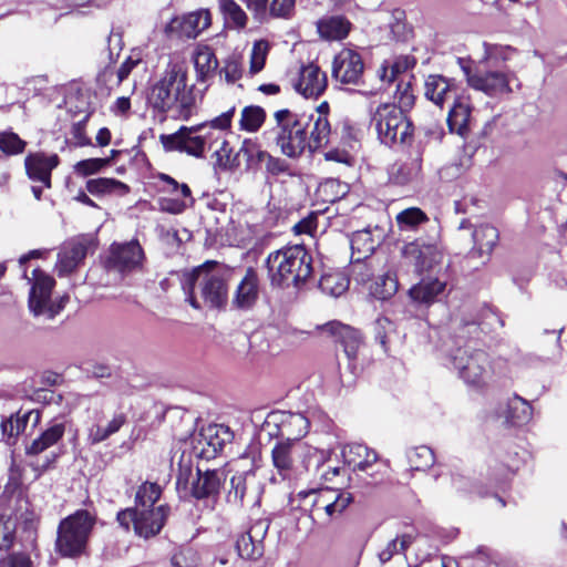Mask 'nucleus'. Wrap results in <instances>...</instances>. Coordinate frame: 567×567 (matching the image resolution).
I'll return each instance as SVG.
<instances>
[{
	"label": "nucleus",
	"instance_id": "1",
	"mask_svg": "<svg viewBox=\"0 0 567 567\" xmlns=\"http://www.w3.org/2000/svg\"><path fill=\"white\" fill-rule=\"evenodd\" d=\"M330 109L297 111L296 109H279L275 112V143L280 153L291 159L300 158L307 148L318 152L329 143L331 125Z\"/></svg>",
	"mask_w": 567,
	"mask_h": 567
},
{
	"label": "nucleus",
	"instance_id": "2",
	"mask_svg": "<svg viewBox=\"0 0 567 567\" xmlns=\"http://www.w3.org/2000/svg\"><path fill=\"white\" fill-rule=\"evenodd\" d=\"M230 272L216 260L182 271L179 282L186 301L195 310L224 311L228 305Z\"/></svg>",
	"mask_w": 567,
	"mask_h": 567
},
{
	"label": "nucleus",
	"instance_id": "3",
	"mask_svg": "<svg viewBox=\"0 0 567 567\" xmlns=\"http://www.w3.org/2000/svg\"><path fill=\"white\" fill-rule=\"evenodd\" d=\"M312 264V255L303 245L285 246L265 260L270 286L280 289H302L313 276Z\"/></svg>",
	"mask_w": 567,
	"mask_h": 567
},
{
	"label": "nucleus",
	"instance_id": "4",
	"mask_svg": "<svg viewBox=\"0 0 567 567\" xmlns=\"http://www.w3.org/2000/svg\"><path fill=\"white\" fill-rule=\"evenodd\" d=\"M291 502H297V508L309 513L313 522L329 523L342 515L353 502V496L340 488L324 487L300 491Z\"/></svg>",
	"mask_w": 567,
	"mask_h": 567
},
{
	"label": "nucleus",
	"instance_id": "5",
	"mask_svg": "<svg viewBox=\"0 0 567 567\" xmlns=\"http://www.w3.org/2000/svg\"><path fill=\"white\" fill-rule=\"evenodd\" d=\"M96 516L87 509H76L60 520L56 530L55 551L65 558H78L85 554Z\"/></svg>",
	"mask_w": 567,
	"mask_h": 567
},
{
	"label": "nucleus",
	"instance_id": "6",
	"mask_svg": "<svg viewBox=\"0 0 567 567\" xmlns=\"http://www.w3.org/2000/svg\"><path fill=\"white\" fill-rule=\"evenodd\" d=\"M171 514L168 504L155 508L126 507L117 512L116 522L125 532L132 528L136 536L147 540L162 532Z\"/></svg>",
	"mask_w": 567,
	"mask_h": 567
},
{
	"label": "nucleus",
	"instance_id": "7",
	"mask_svg": "<svg viewBox=\"0 0 567 567\" xmlns=\"http://www.w3.org/2000/svg\"><path fill=\"white\" fill-rule=\"evenodd\" d=\"M484 58L480 61L474 72H472L464 59H458V64L466 76L468 85L491 97H501L511 93V84L515 80V75L502 71L486 70L484 64L492 55L493 45L484 43Z\"/></svg>",
	"mask_w": 567,
	"mask_h": 567
},
{
	"label": "nucleus",
	"instance_id": "8",
	"mask_svg": "<svg viewBox=\"0 0 567 567\" xmlns=\"http://www.w3.org/2000/svg\"><path fill=\"white\" fill-rule=\"evenodd\" d=\"M372 121L381 142L392 145L402 144L412 138L414 125L406 114V109H375Z\"/></svg>",
	"mask_w": 567,
	"mask_h": 567
},
{
	"label": "nucleus",
	"instance_id": "9",
	"mask_svg": "<svg viewBox=\"0 0 567 567\" xmlns=\"http://www.w3.org/2000/svg\"><path fill=\"white\" fill-rule=\"evenodd\" d=\"M288 425L298 426V432L293 437L276 442L271 451L272 464L282 478L290 477L293 472L295 454L300 446L299 440L307 434L309 422L301 414H290ZM286 426L284 423V427Z\"/></svg>",
	"mask_w": 567,
	"mask_h": 567
},
{
	"label": "nucleus",
	"instance_id": "10",
	"mask_svg": "<svg viewBox=\"0 0 567 567\" xmlns=\"http://www.w3.org/2000/svg\"><path fill=\"white\" fill-rule=\"evenodd\" d=\"M453 365L466 383L480 388L486 384L489 360L484 350L460 347L454 352Z\"/></svg>",
	"mask_w": 567,
	"mask_h": 567
},
{
	"label": "nucleus",
	"instance_id": "11",
	"mask_svg": "<svg viewBox=\"0 0 567 567\" xmlns=\"http://www.w3.org/2000/svg\"><path fill=\"white\" fill-rule=\"evenodd\" d=\"M225 482L226 477L223 471L197 467L196 476L190 483L189 496L209 511H214L219 502Z\"/></svg>",
	"mask_w": 567,
	"mask_h": 567
},
{
	"label": "nucleus",
	"instance_id": "12",
	"mask_svg": "<svg viewBox=\"0 0 567 567\" xmlns=\"http://www.w3.org/2000/svg\"><path fill=\"white\" fill-rule=\"evenodd\" d=\"M207 123L193 126L182 125L175 133L161 134L159 142L165 152L185 153L194 157H202L205 152L206 141L197 133L206 127Z\"/></svg>",
	"mask_w": 567,
	"mask_h": 567
},
{
	"label": "nucleus",
	"instance_id": "13",
	"mask_svg": "<svg viewBox=\"0 0 567 567\" xmlns=\"http://www.w3.org/2000/svg\"><path fill=\"white\" fill-rule=\"evenodd\" d=\"M401 255L420 275L433 270L443 259V252L436 243L427 241L422 237L404 244Z\"/></svg>",
	"mask_w": 567,
	"mask_h": 567
},
{
	"label": "nucleus",
	"instance_id": "14",
	"mask_svg": "<svg viewBox=\"0 0 567 567\" xmlns=\"http://www.w3.org/2000/svg\"><path fill=\"white\" fill-rule=\"evenodd\" d=\"M212 23V14L207 9H198L181 17L173 18L165 27V34L171 39H196Z\"/></svg>",
	"mask_w": 567,
	"mask_h": 567
},
{
	"label": "nucleus",
	"instance_id": "15",
	"mask_svg": "<svg viewBox=\"0 0 567 567\" xmlns=\"http://www.w3.org/2000/svg\"><path fill=\"white\" fill-rule=\"evenodd\" d=\"M143 259L144 250L136 239L122 244L113 243L105 259V268L122 274L131 272L142 266Z\"/></svg>",
	"mask_w": 567,
	"mask_h": 567
},
{
	"label": "nucleus",
	"instance_id": "16",
	"mask_svg": "<svg viewBox=\"0 0 567 567\" xmlns=\"http://www.w3.org/2000/svg\"><path fill=\"white\" fill-rule=\"evenodd\" d=\"M61 158L56 153L30 152L24 157L25 175L33 183H40L44 188H52V172L60 165Z\"/></svg>",
	"mask_w": 567,
	"mask_h": 567
},
{
	"label": "nucleus",
	"instance_id": "17",
	"mask_svg": "<svg viewBox=\"0 0 567 567\" xmlns=\"http://www.w3.org/2000/svg\"><path fill=\"white\" fill-rule=\"evenodd\" d=\"M322 331L330 334L336 343H339L351 364H355L360 348L364 343L362 332L349 324L333 320L321 327Z\"/></svg>",
	"mask_w": 567,
	"mask_h": 567
},
{
	"label": "nucleus",
	"instance_id": "18",
	"mask_svg": "<svg viewBox=\"0 0 567 567\" xmlns=\"http://www.w3.org/2000/svg\"><path fill=\"white\" fill-rule=\"evenodd\" d=\"M269 525L270 523L267 519H257L250 525L248 530L238 536L236 549L241 558L256 560L264 555V540Z\"/></svg>",
	"mask_w": 567,
	"mask_h": 567
},
{
	"label": "nucleus",
	"instance_id": "19",
	"mask_svg": "<svg viewBox=\"0 0 567 567\" xmlns=\"http://www.w3.org/2000/svg\"><path fill=\"white\" fill-rule=\"evenodd\" d=\"M364 70L359 52L344 48L333 59L332 76L343 84H358Z\"/></svg>",
	"mask_w": 567,
	"mask_h": 567
},
{
	"label": "nucleus",
	"instance_id": "20",
	"mask_svg": "<svg viewBox=\"0 0 567 567\" xmlns=\"http://www.w3.org/2000/svg\"><path fill=\"white\" fill-rule=\"evenodd\" d=\"M255 481L256 474L252 471L234 474L229 480L226 503L235 508H243L247 502H255L258 497Z\"/></svg>",
	"mask_w": 567,
	"mask_h": 567
},
{
	"label": "nucleus",
	"instance_id": "21",
	"mask_svg": "<svg viewBox=\"0 0 567 567\" xmlns=\"http://www.w3.org/2000/svg\"><path fill=\"white\" fill-rule=\"evenodd\" d=\"M425 97L435 105H443L452 102V106H466L457 97L455 84L443 75H429L424 83Z\"/></svg>",
	"mask_w": 567,
	"mask_h": 567
},
{
	"label": "nucleus",
	"instance_id": "22",
	"mask_svg": "<svg viewBox=\"0 0 567 567\" xmlns=\"http://www.w3.org/2000/svg\"><path fill=\"white\" fill-rule=\"evenodd\" d=\"M259 298V276L254 267H247L244 277L237 285L231 306L237 310L247 311L254 308Z\"/></svg>",
	"mask_w": 567,
	"mask_h": 567
},
{
	"label": "nucleus",
	"instance_id": "23",
	"mask_svg": "<svg viewBox=\"0 0 567 567\" xmlns=\"http://www.w3.org/2000/svg\"><path fill=\"white\" fill-rule=\"evenodd\" d=\"M32 274L33 282L29 295V308L35 316H39L45 313L55 280L40 268L34 269Z\"/></svg>",
	"mask_w": 567,
	"mask_h": 567
},
{
	"label": "nucleus",
	"instance_id": "24",
	"mask_svg": "<svg viewBox=\"0 0 567 567\" xmlns=\"http://www.w3.org/2000/svg\"><path fill=\"white\" fill-rule=\"evenodd\" d=\"M422 154L416 152L405 159H398L389 171V183L395 186H408L422 179Z\"/></svg>",
	"mask_w": 567,
	"mask_h": 567
},
{
	"label": "nucleus",
	"instance_id": "25",
	"mask_svg": "<svg viewBox=\"0 0 567 567\" xmlns=\"http://www.w3.org/2000/svg\"><path fill=\"white\" fill-rule=\"evenodd\" d=\"M233 439V433L228 426L221 424L208 425L200 433L198 444L200 455L207 460L215 458Z\"/></svg>",
	"mask_w": 567,
	"mask_h": 567
},
{
	"label": "nucleus",
	"instance_id": "26",
	"mask_svg": "<svg viewBox=\"0 0 567 567\" xmlns=\"http://www.w3.org/2000/svg\"><path fill=\"white\" fill-rule=\"evenodd\" d=\"M148 106H192L186 90L158 81L147 96Z\"/></svg>",
	"mask_w": 567,
	"mask_h": 567
},
{
	"label": "nucleus",
	"instance_id": "27",
	"mask_svg": "<svg viewBox=\"0 0 567 567\" xmlns=\"http://www.w3.org/2000/svg\"><path fill=\"white\" fill-rule=\"evenodd\" d=\"M327 87V76L313 63L302 65L295 83L296 91L306 99L318 97Z\"/></svg>",
	"mask_w": 567,
	"mask_h": 567
},
{
	"label": "nucleus",
	"instance_id": "28",
	"mask_svg": "<svg viewBox=\"0 0 567 567\" xmlns=\"http://www.w3.org/2000/svg\"><path fill=\"white\" fill-rule=\"evenodd\" d=\"M265 157H267V151L261 150L258 143L245 140L233 158L227 156L224 166L236 169L240 167L241 161H244L246 171H258L265 162Z\"/></svg>",
	"mask_w": 567,
	"mask_h": 567
},
{
	"label": "nucleus",
	"instance_id": "29",
	"mask_svg": "<svg viewBox=\"0 0 567 567\" xmlns=\"http://www.w3.org/2000/svg\"><path fill=\"white\" fill-rule=\"evenodd\" d=\"M344 463L353 471L368 472L378 461V453L364 444H348L342 449Z\"/></svg>",
	"mask_w": 567,
	"mask_h": 567
},
{
	"label": "nucleus",
	"instance_id": "30",
	"mask_svg": "<svg viewBox=\"0 0 567 567\" xmlns=\"http://www.w3.org/2000/svg\"><path fill=\"white\" fill-rule=\"evenodd\" d=\"M474 246L470 251L472 258L489 257L494 250L498 238V229L492 225L483 224L473 230Z\"/></svg>",
	"mask_w": 567,
	"mask_h": 567
},
{
	"label": "nucleus",
	"instance_id": "31",
	"mask_svg": "<svg viewBox=\"0 0 567 567\" xmlns=\"http://www.w3.org/2000/svg\"><path fill=\"white\" fill-rule=\"evenodd\" d=\"M319 35L329 41L342 40L351 30V22L343 16H328L317 21Z\"/></svg>",
	"mask_w": 567,
	"mask_h": 567
},
{
	"label": "nucleus",
	"instance_id": "32",
	"mask_svg": "<svg viewBox=\"0 0 567 567\" xmlns=\"http://www.w3.org/2000/svg\"><path fill=\"white\" fill-rule=\"evenodd\" d=\"M445 288V281H441L437 278H423L409 290V295L413 301L432 305L437 300V297L444 292Z\"/></svg>",
	"mask_w": 567,
	"mask_h": 567
},
{
	"label": "nucleus",
	"instance_id": "33",
	"mask_svg": "<svg viewBox=\"0 0 567 567\" xmlns=\"http://www.w3.org/2000/svg\"><path fill=\"white\" fill-rule=\"evenodd\" d=\"M85 188L91 195L99 197L111 194L125 196L131 192L127 184L110 177L90 178L85 183Z\"/></svg>",
	"mask_w": 567,
	"mask_h": 567
},
{
	"label": "nucleus",
	"instance_id": "34",
	"mask_svg": "<svg viewBox=\"0 0 567 567\" xmlns=\"http://www.w3.org/2000/svg\"><path fill=\"white\" fill-rule=\"evenodd\" d=\"M65 433L64 423H55L43 431L39 437L34 439L32 443L25 447L28 455H39L51 446L55 445Z\"/></svg>",
	"mask_w": 567,
	"mask_h": 567
},
{
	"label": "nucleus",
	"instance_id": "35",
	"mask_svg": "<svg viewBox=\"0 0 567 567\" xmlns=\"http://www.w3.org/2000/svg\"><path fill=\"white\" fill-rule=\"evenodd\" d=\"M520 458L518 453L506 454L491 467L489 480L496 485L508 482L519 470Z\"/></svg>",
	"mask_w": 567,
	"mask_h": 567
},
{
	"label": "nucleus",
	"instance_id": "36",
	"mask_svg": "<svg viewBox=\"0 0 567 567\" xmlns=\"http://www.w3.org/2000/svg\"><path fill=\"white\" fill-rule=\"evenodd\" d=\"M16 494L18 493V501L24 502L25 509L20 514L17 513V517L21 520L24 530H33L35 532L40 522L39 515L35 511L30 507L29 499L23 497L21 482L18 480L10 481L4 487V494L7 493Z\"/></svg>",
	"mask_w": 567,
	"mask_h": 567
},
{
	"label": "nucleus",
	"instance_id": "37",
	"mask_svg": "<svg viewBox=\"0 0 567 567\" xmlns=\"http://www.w3.org/2000/svg\"><path fill=\"white\" fill-rule=\"evenodd\" d=\"M48 79L45 76H37L28 80L21 89L23 100L19 103L32 102L34 104H49Z\"/></svg>",
	"mask_w": 567,
	"mask_h": 567
},
{
	"label": "nucleus",
	"instance_id": "38",
	"mask_svg": "<svg viewBox=\"0 0 567 567\" xmlns=\"http://www.w3.org/2000/svg\"><path fill=\"white\" fill-rule=\"evenodd\" d=\"M87 247L81 241L72 243L59 254L60 272H72L86 257Z\"/></svg>",
	"mask_w": 567,
	"mask_h": 567
},
{
	"label": "nucleus",
	"instance_id": "39",
	"mask_svg": "<svg viewBox=\"0 0 567 567\" xmlns=\"http://www.w3.org/2000/svg\"><path fill=\"white\" fill-rule=\"evenodd\" d=\"M533 415L532 405L523 398L515 395L508 401L506 421L514 426L526 424Z\"/></svg>",
	"mask_w": 567,
	"mask_h": 567
},
{
	"label": "nucleus",
	"instance_id": "40",
	"mask_svg": "<svg viewBox=\"0 0 567 567\" xmlns=\"http://www.w3.org/2000/svg\"><path fill=\"white\" fill-rule=\"evenodd\" d=\"M162 487L155 482H143L135 492L134 506L138 508H155L162 496Z\"/></svg>",
	"mask_w": 567,
	"mask_h": 567
},
{
	"label": "nucleus",
	"instance_id": "41",
	"mask_svg": "<svg viewBox=\"0 0 567 567\" xmlns=\"http://www.w3.org/2000/svg\"><path fill=\"white\" fill-rule=\"evenodd\" d=\"M416 65V59L413 55H399L392 63L384 62L380 69V79L392 82L400 73L412 70Z\"/></svg>",
	"mask_w": 567,
	"mask_h": 567
},
{
	"label": "nucleus",
	"instance_id": "42",
	"mask_svg": "<svg viewBox=\"0 0 567 567\" xmlns=\"http://www.w3.org/2000/svg\"><path fill=\"white\" fill-rule=\"evenodd\" d=\"M161 81L186 90V64L178 54L169 55L164 76Z\"/></svg>",
	"mask_w": 567,
	"mask_h": 567
},
{
	"label": "nucleus",
	"instance_id": "43",
	"mask_svg": "<svg viewBox=\"0 0 567 567\" xmlns=\"http://www.w3.org/2000/svg\"><path fill=\"white\" fill-rule=\"evenodd\" d=\"M194 65L200 80L214 72L218 66V61L213 50L207 45L198 47L194 54Z\"/></svg>",
	"mask_w": 567,
	"mask_h": 567
},
{
	"label": "nucleus",
	"instance_id": "44",
	"mask_svg": "<svg viewBox=\"0 0 567 567\" xmlns=\"http://www.w3.org/2000/svg\"><path fill=\"white\" fill-rule=\"evenodd\" d=\"M322 292L333 297L341 296L349 288V279L340 271L323 274L319 279Z\"/></svg>",
	"mask_w": 567,
	"mask_h": 567
},
{
	"label": "nucleus",
	"instance_id": "45",
	"mask_svg": "<svg viewBox=\"0 0 567 567\" xmlns=\"http://www.w3.org/2000/svg\"><path fill=\"white\" fill-rule=\"evenodd\" d=\"M65 106L66 105H83L91 106L94 102L91 100L89 89L81 81H71L64 84Z\"/></svg>",
	"mask_w": 567,
	"mask_h": 567
},
{
	"label": "nucleus",
	"instance_id": "46",
	"mask_svg": "<svg viewBox=\"0 0 567 567\" xmlns=\"http://www.w3.org/2000/svg\"><path fill=\"white\" fill-rule=\"evenodd\" d=\"M409 465L413 471H425L430 468L434 462L435 456L431 447L420 445L412 447L406 453Z\"/></svg>",
	"mask_w": 567,
	"mask_h": 567
},
{
	"label": "nucleus",
	"instance_id": "47",
	"mask_svg": "<svg viewBox=\"0 0 567 567\" xmlns=\"http://www.w3.org/2000/svg\"><path fill=\"white\" fill-rule=\"evenodd\" d=\"M350 244L352 252L359 255L358 259L368 258L377 248V243L371 231L367 229L353 233Z\"/></svg>",
	"mask_w": 567,
	"mask_h": 567
},
{
	"label": "nucleus",
	"instance_id": "48",
	"mask_svg": "<svg viewBox=\"0 0 567 567\" xmlns=\"http://www.w3.org/2000/svg\"><path fill=\"white\" fill-rule=\"evenodd\" d=\"M401 229H415L417 226L427 223L429 216L419 207H409L400 212L395 217Z\"/></svg>",
	"mask_w": 567,
	"mask_h": 567
},
{
	"label": "nucleus",
	"instance_id": "49",
	"mask_svg": "<svg viewBox=\"0 0 567 567\" xmlns=\"http://www.w3.org/2000/svg\"><path fill=\"white\" fill-rule=\"evenodd\" d=\"M27 142L12 131L0 132V152L6 156H17L24 153Z\"/></svg>",
	"mask_w": 567,
	"mask_h": 567
},
{
	"label": "nucleus",
	"instance_id": "50",
	"mask_svg": "<svg viewBox=\"0 0 567 567\" xmlns=\"http://www.w3.org/2000/svg\"><path fill=\"white\" fill-rule=\"evenodd\" d=\"M471 111L472 109H450L446 118L450 131L465 135L468 131Z\"/></svg>",
	"mask_w": 567,
	"mask_h": 567
},
{
	"label": "nucleus",
	"instance_id": "51",
	"mask_svg": "<svg viewBox=\"0 0 567 567\" xmlns=\"http://www.w3.org/2000/svg\"><path fill=\"white\" fill-rule=\"evenodd\" d=\"M111 165V158H86L79 161L74 165V173L82 177H87L102 172L104 168Z\"/></svg>",
	"mask_w": 567,
	"mask_h": 567
},
{
	"label": "nucleus",
	"instance_id": "52",
	"mask_svg": "<svg viewBox=\"0 0 567 567\" xmlns=\"http://www.w3.org/2000/svg\"><path fill=\"white\" fill-rule=\"evenodd\" d=\"M266 121L265 109H243L240 126L248 132L258 131Z\"/></svg>",
	"mask_w": 567,
	"mask_h": 567
},
{
	"label": "nucleus",
	"instance_id": "53",
	"mask_svg": "<svg viewBox=\"0 0 567 567\" xmlns=\"http://www.w3.org/2000/svg\"><path fill=\"white\" fill-rule=\"evenodd\" d=\"M393 330L394 324L386 317H379L373 322L374 340L380 343L384 352L389 351V333Z\"/></svg>",
	"mask_w": 567,
	"mask_h": 567
},
{
	"label": "nucleus",
	"instance_id": "54",
	"mask_svg": "<svg viewBox=\"0 0 567 567\" xmlns=\"http://www.w3.org/2000/svg\"><path fill=\"white\" fill-rule=\"evenodd\" d=\"M353 150H350L346 145L331 147L328 151L323 152V158L327 162H334L338 164L346 165L348 167H352L355 164V157L352 154Z\"/></svg>",
	"mask_w": 567,
	"mask_h": 567
},
{
	"label": "nucleus",
	"instance_id": "55",
	"mask_svg": "<svg viewBox=\"0 0 567 567\" xmlns=\"http://www.w3.org/2000/svg\"><path fill=\"white\" fill-rule=\"evenodd\" d=\"M269 52V43L266 40H258L254 43L250 53V72L252 74L260 72Z\"/></svg>",
	"mask_w": 567,
	"mask_h": 567
},
{
	"label": "nucleus",
	"instance_id": "56",
	"mask_svg": "<svg viewBox=\"0 0 567 567\" xmlns=\"http://www.w3.org/2000/svg\"><path fill=\"white\" fill-rule=\"evenodd\" d=\"M16 523L11 517L0 516V550H10L16 542Z\"/></svg>",
	"mask_w": 567,
	"mask_h": 567
},
{
	"label": "nucleus",
	"instance_id": "57",
	"mask_svg": "<svg viewBox=\"0 0 567 567\" xmlns=\"http://www.w3.org/2000/svg\"><path fill=\"white\" fill-rule=\"evenodd\" d=\"M221 9L227 21L233 22L237 28H244L247 23V14L234 0H224Z\"/></svg>",
	"mask_w": 567,
	"mask_h": 567
},
{
	"label": "nucleus",
	"instance_id": "58",
	"mask_svg": "<svg viewBox=\"0 0 567 567\" xmlns=\"http://www.w3.org/2000/svg\"><path fill=\"white\" fill-rule=\"evenodd\" d=\"M415 103V95L411 82H404L401 80L398 83L396 91L394 93L393 106H413Z\"/></svg>",
	"mask_w": 567,
	"mask_h": 567
},
{
	"label": "nucleus",
	"instance_id": "59",
	"mask_svg": "<svg viewBox=\"0 0 567 567\" xmlns=\"http://www.w3.org/2000/svg\"><path fill=\"white\" fill-rule=\"evenodd\" d=\"M320 212L311 210L307 216L301 218L293 227V231L297 235H310L313 236L318 228V218Z\"/></svg>",
	"mask_w": 567,
	"mask_h": 567
},
{
	"label": "nucleus",
	"instance_id": "60",
	"mask_svg": "<svg viewBox=\"0 0 567 567\" xmlns=\"http://www.w3.org/2000/svg\"><path fill=\"white\" fill-rule=\"evenodd\" d=\"M264 163L266 173L275 177L288 174L290 171V165L286 159L274 156L269 152H267Z\"/></svg>",
	"mask_w": 567,
	"mask_h": 567
},
{
	"label": "nucleus",
	"instance_id": "61",
	"mask_svg": "<svg viewBox=\"0 0 567 567\" xmlns=\"http://www.w3.org/2000/svg\"><path fill=\"white\" fill-rule=\"evenodd\" d=\"M91 116V113H87L81 121L73 123L71 128V135L74 140V146L83 147L92 145L91 138L86 135V123Z\"/></svg>",
	"mask_w": 567,
	"mask_h": 567
},
{
	"label": "nucleus",
	"instance_id": "62",
	"mask_svg": "<svg viewBox=\"0 0 567 567\" xmlns=\"http://www.w3.org/2000/svg\"><path fill=\"white\" fill-rule=\"evenodd\" d=\"M143 61V54L140 49H133L131 54L126 58V60L121 64L117 70V83H121L125 80L132 70L137 66Z\"/></svg>",
	"mask_w": 567,
	"mask_h": 567
},
{
	"label": "nucleus",
	"instance_id": "63",
	"mask_svg": "<svg viewBox=\"0 0 567 567\" xmlns=\"http://www.w3.org/2000/svg\"><path fill=\"white\" fill-rule=\"evenodd\" d=\"M341 145L355 151L360 146L359 128L349 121H344L341 128Z\"/></svg>",
	"mask_w": 567,
	"mask_h": 567
},
{
	"label": "nucleus",
	"instance_id": "64",
	"mask_svg": "<svg viewBox=\"0 0 567 567\" xmlns=\"http://www.w3.org/2000/svg\"><path fill=\"white\" fill-rule=\"evenodd\" d=\"M296 0H272L269 4L268 17L288 18L293 11Z\"/></svg>",
	"mask_w": 567,
	"mask_h": 567
}]
</instances>
